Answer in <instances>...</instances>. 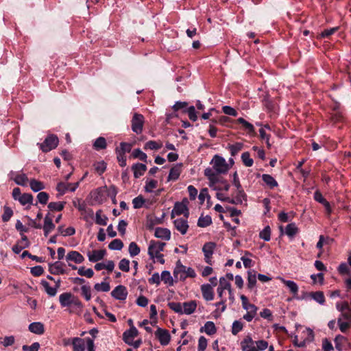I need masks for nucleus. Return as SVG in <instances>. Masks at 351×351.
I'll return each instance as SVG.
<instances>
[{
    "mask_svg": "<svg viewBox=\"0 0 351 351\" xmlns=\"http://www.w3.org/2000/svg\"><path fill=\"white\" fill-rule=\"evenodd\" d=\"M210 164L213 165V167L206 168L204 170V175L210 183L214 184L217 182V175L226 173L230 169V165L224 158L219 155H215L213 158Z\"/></svg>",
    "mask_w": 351,
    "mask_h": 351,
    "instance_id": "nucleus-1",
    "label": "nucleus"
},
{
    "mask_svg": "<svg viewBox=\"0 0 351 351\" xmlns=\"http://www.w3.org/2000/svg\"><path fill=\"white\" fill-rule=\"evenodd\" d=\"M174 278L178 280L184 281L186 278H195L196 273L192 267H187L178 261L173 271Z\"/></svg>",
    "mask_w": 351,
    "mask_h": 351,
    "instance_id": "nucleus-2",
    "label": "nucleus"
},
{
    "mask_svg": "<svg viewBox=\"0 0 351 351\" xmlns=\"http://www.w3.org/2000/svg\"><path fill=\"white\" fill-rule=\"evenodd\" d=\"M86 346L87 351H95L94 340L90 337L82 339L73 337L72 341L73 351H85Z\"/></svg>",
    "mask_w": 351,
    "mask_h": 351,
    "instance_id": "nucleus-3",
    "label": "nucleus"
},
{
    "mask_svg": "<svg viewBox=\"0 0 351 351\" xmlns=\"http://www.w3.org/2000/svg\"><path fill=\"white\" fill-rule=\"evenodd\" d=\"M188 203L189 202L187 199H184L182 202H176L171 211V217L173 218L175 215H180L183 214L186 218H188L189 215V212L187 206Z\"/></svg>",
    "mask_w": 351,
    "mask_h": 351,
    "instance_id": "nucleus-4",
    "label": "nucleus"
},
{
    "mask_svg": "<svg viewBox=\"0 0 351 351\" xmlns=\"http://www.w3.org/2000/svg\"><path fill=\"white\" fill-rule=\"evenodd\" d=\"M145 119L144 117L138 113H134L131 120L132 130L136 134H140L143 132Z\"/></svg>",
    "mask_w": 351,
    "mask_h": 351,
    "instance_id": "nucleus-5",
    "label": "nucleus"
},
{
    "mask_svg": "<svg viewBox=\"0 0 351 351\" xmlns=\"http://www.w3.org/2000/svg\"><path fill=\"white\" fill-rule=\"evenodd\" d=\"M58 145V138L55 135H49L45 138L43 143H38L40 149L44 152H47L55 149Z\"/></svg>",
    "mask_w": 351,
    "mask_h": 351,
    "instance_id": "nucleus-6",
    "label": "nucleus"
},
{
    "mask_svg": "<svg viewBox=\"0 0 351 351\" xmlns=\"http://www.w3.org/2000/svg\"><path fill=\"white\" fill-rule=\"evenodd\" d=\"M166 243L152 240L148 247V255L151 259H154L155 256L160 254L163 251Z\"/></svg>",
    "mask_w": 351,
    "mask_h": 351,
    "instance_id": "nucleus-7",
    "label": "nucleus"
},
{
    "mask_svg": "<svg viewBox=\"0 0 351 351\" xmlns=\"http://www.w3.org/2000/svg\"><path fill=\"white\" fill-rule=\"evenodd\" d=\"M80 182L69 183L60 182L57 184L58 197L62 196L68 191L74 192L78 188Z\"/></svg>",
    "mask_w": 351,
    "mask_h": 351,
    "instance_id": "nucleus-8",
    "label": "nucleus"
},
{
    "mask_svg": "<svg viewBox=\"0 0 351 351\" xmlns=\"http://www.w3.org/2000/svg\"><path fill=\"white\" fill-rule=\"evenodd\" d=\"M40 285L49 296L53 297L57 294L58 289L61 285V280L60 278L57 279V280L55 281V285L53 287H51L49 283L45 280H42Z\"/></svg>",
    "mask_w": 351,
    "mask_h": 351,
    "instance_id": "nucleus-9",
    "label": "nucleus"
},
{
    "mask_svg": "<svg viewBox=\"0 0 351 351\" xmlns=\"http://www.w3.org/2000/svg\"><path fill=\"white\" fill-rule=\"evenodd\" d=\"M155 335L162 346H167L169 343L171 335L167 330L158 328L155 332Z\"/></svg>",
    "mask_w": 351,
    "mask_h": 351,
    "instance_id": "nucleus-10",
    "label": "nucleus"
},
{
    "mask_svg": "<svg viewBox=\"0 0 351 351\" xmlns=\"http://www.w3.org/2000/svg\"><path fill=\"white\" fill-rule=\"evenodd\" d=\"M128 290L123 285L117 286L111 292L112 297L120 301L125 300L128 297Z\"/></svg>",
    "mask_w": 351,
    "mask_h": 351,
    "instance_id": "nucleus-11",
    "label": "nucleus"
},
{
    "mask_svg": "<svg viewBox=\"0 0 351 351\" xmlns=\"http://www.w3.org/2000/svg\"><path fill=\"white\" fill-rule=\"evenodd\" d=\"M187 218H178L173 221L175 228L180 232L181 234L184 235L186 234L189 226L188 223Z\"/></svg>",
    "mask_w": 351,
    "mask_h": 351,
    "instance_id": "nucleus-12",
    "label": "nucleus"
},
{
    "mask_svg": "<svg viewBox=\"0 0 351 351\" xmlns=\"http://www.w3.org/2000/svg\"><path fill=\"white\" fill-rule=\"evenodd\" d=\"M215 247L216 245L215 243L208 242L206 243L202 247V251L205 257V261L208 264H211V258Z\"/></svg>",
    "mask_w": 351,
    "mask_h": 351,
    "instance_id": "nucleus-13",
    "label": "nucleus"
},
{
    "mask_svg": "<svg viewBox=\"0 0 351 351\" xmlns=\"http://www.w3.org/2000/svg\"><path fill=\"white\" fill-rule=\"evenodd\" d=\"M10 179L13 180L16 184L21 186H27L28 183V178L26 174H18L16 172L11 171L9 173Z\"/></svg>",
    "mask_w": 351,
    "mask_h": 351,
    "instance_id": "nucleus-14",
    "label": "nucleus"
},
{
    "mask_svg": "<svg viewBox=\"0 0 351 351\" xmlns=\"http://www.w3.org/2000/svg\"><path fill=\"white\" fill-rule=\"evenodd\" d=\"M75 298L72 293L65 292L59 295V302L62 307H69Z\"/></svg>",
    "mask_w": 351,
    "mask_h": 351,
    "instance_id": "nucleus-15",
    "label": "nucleus"
},
{
    "mask_svg": "<svg viewBox=\"0 0 351 351\" xmlns=\"http://www.w3.org/2000/svg\"><path fill=\"white\" fill-rule=\"evenodd\" d=\"M138 335V330L132 326L129 330H125L123 334V340L128 345L132 344V340Z\"/></svg>",
    "mask_w": 351,
    "mask_h": 351,
    "instance_id": "nucleus-16",
    "label": "nucleus"
},
{
    "mask_svg": "<svg viewBox=\"0 0 351 351\" xmlns=\"http://www.w3.org/2000/svg\"><path fill=\"white\" fill-rule=\"evenodd\" d=\"M21 236V239L16 244L13 245L12 248L15 254H19L23 249L28 247L30 245L27 237L23 234Z\"/></svg>",
    "mask_w": 351,
    "mask_h": 351,
    "instance_id": "nucleus-17",
    "label": "nucleus"
},
{
    "mask_svg": "<svg viewBox=\"0 0 351 351\" xmlns=\"http://www.w3.org/2000/svg\"><path fill=\"white\" fill-rule=\"evenodd\" d=\"M279 279L290 291L293 294L294 298H298V293L299 290L298 285L293 280H285L282 277L278 276Z\"/></svg>",
    "mask_w": 351,
    "mask_h": 351,
    "instance_id": "nucleus-18",
    "label": "nucleus"
},
{
    "mask_svg": "<svg viewBox=\"0 0 351 351\" xmlns=\"http://www.w3.org/2000/svg\"><path fill=\"white\" fill-rule=\"evenodd\" d=\"M242 351H258L255 346V342L251 337L247 336L241 342Z\"/></svg>",
    "mask_w": 351,
    "mask_h": 351,
    "instance_id": "nucleus-19",
    "label": "nucleus"
},
{
    "mask_svg": "<svg viewBox=\"0 0 351 351\" xmlns=\"http://www.w3.org/2000/svg\"><path fill=\"white\" fill-rule=\"evenodd\" d=\"M67 262H73L75 264H80L84 261V256L77 251H70L66 256Z\"/></svg>",
    "mask_w": 351,
    "mask_h": 351,
    "instance_id": "nucleus-20",
    "label": "nucleus"
},
{
    "mask_svg": "<svg viewBox=\"0 0 351 351\" xmlns=\"http://www.w3.org/2000/svg\"><path fill=\"white\" fill-rule=\"evenodd\" d=\"M106 254L105 250H93L87 253L89 261L95 263L104 258Z\"/></svg>",
    "mask_w": 351,
    "mask_h": 351,
    "instance_id": "nucleus-21",
    "label": "nucleus"
},
{
    "mask_svg": "<svg viewBox=\"0 0 351 351\" xmlns=\"http://www.w3.org/2000/svg\"><path fill=\"white\" fill-rule=\"evenodd\" d=\"M201 291L205 300L211 301L214 299V292L211 285H202L201 286Z\"/></svg>",
    "mask_w": 351,
    "mask_h": 351,
    "instance_id": "nucleus-22",
    "label": "nucleus"
},
{
    "mask_svg": "<svg viewBox=\"0 0 351 351\" xmlns=\"http://www.w3.org/2000/svg\"><path fill=\"white\" fill-rule=\"evenodd\" d=\"M64 264L60 261H56L54 263L49 265V270L51 274L55 275L64 274L66 270L64 268Z\"/></svg>",
    "mask_w": 351,
    "mask_h": 351,
    "instance_id": "nucleus-23",
    "label": "nucleus"
},
{
    "mask_svg": "<svg viewBox=\"0 0 351 351\" xmlns=\"http://www.w3.org/2000/svg\"><path fill=\"white\" fill-rule=\"evenodd\" d=\"M182 313H181V315H182V314L191 315L193 313H194V311H195V309L197 308V303L194 300H192L190 302H185L182 303Z\"/></svg>",
    "mask_w": 351,
    "mask_h": 351,
    "instance_id": "nucleus-24",
    "label": "nucleus"
},
{
    "mask_svg": "<svg viewBox=\"0 0 351 351\" xmlns=\"http://www.w3.org/2000/svg\"><path fill=\"white\" fill-rule=\"evenodd\" d=\"M240 298L243 309H245L247 312L256 314L258 310L257 307L254 304L250 303L248 302L247 298L245 295H241Z\"/></svg>",
    "mask_w": 351,
    "mask_h": 351,
    "instance_id": "nucleus-25",
    "label": "nucleus"
},
{
    "mask_svg": "<svg viewBox=\"0 0 351 351\" xmlns=\"http://www.w3.org/2000/svg\"><path fill=\"white\" fill-rule=\"evenodd\" d=\"M154 236L157 238L169 241L171 238V232L165 228H156L155 229Z\"/></svg>",
    "mask_w": 351,
    "mask_h": 351,
    "instance_id": "nucleus-26",
    "label": "nucleus"
},
{
    "mask_svg": "<svg viewBox=\"0 0 351 351\" xmlns=\"http://www.w3.org/2000/svg\"><path fill=\"white\" fill-rule=\"evenodd\" d=\"M44 234L47 237L49 234L55 228L52 219L49 217V214L46 215L44 219V225L43 226Z\"/></svg>",
    "mask_w": 351,
    "mask_h": 351,
    "instance_id": "nucleus-27",
    "label": "nucleus"
},
{
    "mask_svg": "<svg viewBox=\"0 0 351 351\" xmlns=\"http://www.w3.org/2000/svg\"><path fill=\"white\" fill-rule=\"evenodd\" d=\"M230 286L231 284L227 280L226 278L221 277L219 278V285L217 290L218 297L222 298V297H223V291L230 289Z\"/></svg>",
    "mask_w": 351,
    "mask_h": 351,
    "instance_id": "nucleus-28",
    "label": "nucleus"
},
{
    "mask_svg": "<svg viewBox=\"0 0 351 351\" xmlns=\"http://www.w3.org/2000/svg\"><path fill=\"white\" fill-rule=\"evenodd\" d=\"M199 331L201 332H205L208 335H213L217 332L216 326L213 322L208 321L204 324Z\"/></svg>",
    "mask_w": 351,
    "mask_h": 351,
    "instance_id": "nucleus-29",
    "label": "nucleus"
},
{
    "mask_svg": "<svg viewBox=\"0 0 351 351\" xmlns=\"http://www.w3.org/2000/svg\"><path fill=\"white\" fill-rule=\"evenodd\" d=\"M181 165H176L173 167L169 171L167 180L168 181H175L177 180L180 175L181 173Z\"/></svg>",
    "mask_w": 351,
    "mask_h": 351,
    "instance_id": "nucleus-30",
    "label": "nucleus"
},
{
    "mask_svg": "<svg viewBox=\"0 0 351 351\" xmlns=\"http://www.w3.org/2000/svg\"><path fill=\"white\" fill-rule=\"evenodd\" d=\"M262 180L265 185L270 189H273L278 186V184L275 178L269 174H263Z\"/></svg>",
    "mask_w": 351,
    "mask_h": 351,
    "instance_id": "nucleus-31",
    "label": "nucleus"
},
{
    "mask_svg": "<svg viewBox=\"0 0 351 351\" xmlns=\"http://www.w3.org/2000/svg\"><path fill=\"white\" fill-rule=\"evenodd\" d=\"M132 169L134 171V176L136 178H138L146 171L147 167L145 165L142 163H136L132 165Z\"/></svg>",
    "mask_w": 351,
    "mask_h": 351,
    "instance_id": "nucleus-32",
    "label": "nucleus"
},
{
    "mask_svg": "<svg viewBox=\"0 0 351 351\" xmlns=\"http://www.w3.org/2000/svg\"><path fill=\"white\" fill-rule=\"evenodd\" d=\"M28 328L36 335H42L45 332L44 325L41 322H33L29 325Z\"/></svg>",
    "mask_w": 351,
    "mask_h": 351,
    "instance_id": "nucleus-33",
    "label": "nucleus"
},
{
    "mask_svg": "<svg viewBox=\"0 0 351 351\" xmlns=\"http://www.w3.org/2000/svg\"><path fill=\"white\" fill-rule=\"evenodd\" d=\"M69 307L70 313L80 314L82 311L83 305L80 300L77 298H75L72 303V305Z\"/></svg>",
    "mask_w": 351,
    "mask_h": 351,
    "instance_id": "nucleus-34",
    "label": "nucleus"
},
{
    "mask_svg": "<svg viewBox=\"0 0 351 351\" xmlns=\"http://www.w3.org/2000/svg\"><path fill=\"white\" fill-rule=\"evenodd\" d=\"M257 276L256 275V272L254 271H247V288L250 289H253L255 288L256 284Z\"/></svg>",
    "mask_w": 351,
    "mask_h": 351,
    "instance_id": "nucleus-35",
    "label": "nucleus"
},
{
    "mask_svg": "<svg viewBox=\"0 0 351 351\" xmlns=\"http://www.w3.org/2000/svg\"><path fill=\"white\" fill-rule=\"evenodd\" d=\"M29 186L34 192H38L45 188L43 182L36 179H32L29 182Z\"/></svg>",
    "mask_w": 351,
    "mask_h": 351,
    "instance_id": "nucleus-36",
    "label": "nucleus"
},
{
    "mask_svg": "<svg viewBox=\"0 0 351 351\" xmlns=\"http://www.w3.org/2000/svg\"><path fill=\"white\" fill-rule=\"evenodd\" d=\"M106 147L107 143L106 138L101 136L97 138L93 143L94 149L97 151L104 149L106 148Z\"/></svg>",
    "mask_w": 351,
    "mask_h": 351,
    "instance_id": "nucleus-37",
    "label": "nucleus"
},
{
    "mask_svg": "<svg viewBox=\"0 0 351 351\" xmlns=\"http://www.w3.org/2000/svg\"><path fill=\"white\" fill-rule=\"evenodd\" d=\"M243 147V144L240 142H237L232 145H228V149L232 156H236Z\"/></svg>",
    "mask_w": 351,
    "mask_h": 351,
    "instance_id": "nucleus-38",
    "label": "nucleus"
},
{
    "mask_svg": "<svg viewBox=\"0 0 351 351\" xmlns=\"http://www.w3.org/2000/svg\"><path fill=\"white\" fill-rule=\"evenodd\" d=\"M162 147V143L161 142H158L155 141H147L145 145V149H151V150H158Z\"/></svg>",
    "mask_w": 351,
    "mask_h": 351,
    "instance_id": "nucleus-39",
    "label": "nucleus"
},
{
    "mask_svg": "<svg viewBox=\"0 0 351 351\" xmlns=\"http://www.w3.org/2000/svg\"><path fill=\"white\" fill-rule=\"evenodd\" d=\"M237 121L241 124L243 127V128L248 132V133H253L254 132V125L245 120L243 118L240 117L239 118Z\"/></svg>",
    "mask_w": 351,
    "mask_h": 351,
    "instance_id": "nucleus-40",
    "label": "nucleus"
},
{
    "mask_svg": "<svg viewBox=\"0 0 351 351\" xmlns=\"http://www.w3.org/2000/svg\"><path fill=\"white\" fill-rule=\"evenodd\" d=\"M131 149L132 145L130 143L122 142L120 143L119 147L116 149V153L125 155V153L130 152Z\"/></svg>",
    "mask_w": 351,
    "mask_h": 351,
    "instance_id": "nucleus-41",
    "label": "nucleus"
},
{
    "mask_svg": "<svg viewBox=\"0 0 351 351\" xmlns=\"http://www.w3.org/2000/svg\"><path fill=\"white\" fill-rule=\"evenodd\" d=\"M298 229L297 226H295V224L293 223H291L288 224L286 226L285 232L288 237L291 238V237H293L296 234V233L298 232Z\"/></svg>",
    "mask_w": 351,
    "mask_h": 351,
    "instance_id": "nucleus-42",
    "label": "nucleus"
},
{
    "mask_svg": "<svg viewBox=\"0 0 351 351\" xmlns=\"http://www.w3.org/2000/svg\"><path fill=\"white\" fill-rule=\"evenodd\" d=\"M108 217L101 215V210H99L95 214V223L100 226H106L107 224Z\"/></svg>",
    "mask_w": 351,
    "mask_h": 351,
    "instance_id": "nucleus-43",
    "label": "nucleus"
},
{
    "mask_svg": "<svg viewBox=\"0 0 351 351\" xmlns=\"http://www.w3.org/2000/svg\"><path fill=\"white\" fill-rule=\"evenodd\" d=\"M212 219L209 215L201 216L197 221V226L199 227L205 228L210 225Z\"/></svg>",
    "mask_w": 351,
    "mask_h": 351,
    "instance_id": "nucleus-44",
    "label": "nucleus"
},
{
    "mask_svg": "<svg viewBox=\"0 0 351 351\" xmlns=\"http://www.w3.org/2000/svg\"><path fill=\"white\" fill-rule=\"evenodd\" d=\"M311 298L315 300L319 304H324L325 302V298L323 292L322 291H316L311 293Z\"/></svg>",
    "mask_w": 351,
    "mask_h": 351,
    "instance_id": "nucleus-45",
    "label": "nucleus"
},
{
    "mask_svg": "<svg viewBox=\"0 0 351 351\" xmlns=\"http://www.w3.org/2000/svg\"><path fill=\"white\" fill-rule=\"evenodd\" d=\"M141 252L140 247L135 242H131L128 247V252L131 257H134L139 254Z\"/></svg>",
    "mask_w": 351,
    "mask_h": 351,
    "instance_id": "nucleus-46",
    "label": "nucleus"
},
{
    "mask_svg": "<svg viewBox=\"0 0 351 351\" xmlns=\"http://www.w3.org/2000/svg\"><path fill=\"white\" fill-rule=\"evenodd\" d=\"M65 204V202H50L48 204V208L52 211H61L64 208Z\"/></svg>",
    "mask_w": 351,
    "mask_h": 351,
    "instance_id": "nucleus-47",
    "label": "nucleus"
},
{
    "mask_svg": "<svg viewBox=\"0 0 351 351\" xmlns=\"http://www.w3.org/2000/svg\"><path fill=\"white\" fill-rule=\"evenodd\" d=\"M58 234L66 237L73 235L75 233V230L73 227H69L64 229L62 226H59L58 228Z\"/></svg>",
    "mask_w": 351,
    "mask_h": 351,
    "instance_id": "nucleus-48",
    "label": "nucleus"
},
{
    "mask_svg": "<svg viewBox=\"0 0 351 351\" xmlns=\"http://www.w3.org/2000/svg\"><path fill=\"white\" fill-rule=\"evenodd\" d=\"M241 160L245 167H250L254 164L253 159L250 157L249 152H246L241 154Z\"/></svg>",
    "mask_w": 351,
    "mask_h": 351,
    "instance_id": "nucleus-49",
    "label": "nucleus"
},
{
    "mask_svg": "<svg viewBox=\"0 0 351 351\" xmlns=\"http://www.w3.org/2000/svg\"><path fill=\"white\" fill-rule=\"evenodd\" d=\"M123 242L118 239H114L108 245V247L111 250H121L123 248Z\"/></svg>",
    "mask_w": 351,
    "mask_h": 351,
    "instance_id": "nucleus-50",
    "label": "nucleus"
},
{
    "mask_svg": "<svg viewBox=\"0 0 351 351\" xmlns=\"http://www.w3.org/2000/svg\"><path fill=\"white\" fill-rule=\"evenodd\" d=\"M94 289L97 291L108 292L110 289V286L107 282H101V283H96L94 285Z\"/></svg>",
    "mask_w": 351,
    "mask_h": 351,
    "instance_id": "nucleus-51",
    "label": "nucleus"
},
{
    "mask_svg": "<svg viewBox=\"0 0 351 351\" xmlns=\"http://www.w3.org/2000/svg\"><path fill=\"white\" fill-rule=\"evenodd\" d=\"M19 202L23 206L32 204L33 202V195L30 193H23V195L20 197Z\"/></svg>",
    "mask_w": 351,
    "mask_h": 351,
    "instance_id": "nucleus-52",
    "label": "nucleus"
},
{
    "mask_svg": "<svg viewBox=\"0 0 351 351\" xmlns=\"http://www.w3.org/2000/svg\"><path fill=\"white\" fill-rule=\"evenodd\" d=\"M261 239L265 241H269L271 239V229L269 226L265 227L259 233Z\"/></svg>",
    "mask_w": 351,
    "mask_h": 351,
    "instance_id": "nucleus-53",
    "label": "nucleus"
},
{
    "mask_svg": "<svg viewBox=\"0 0 351 351\" xmlns=\"http://www.w3.org/2000/svg\"><path fill=\"white\" fill-rule=\"evenodd\" d=\"M160 278L165 284L173 285V278L169 271H162Z\"/></svg>",
    "mask_w": 351,
    "mask_h": 351,
    "instance_id": "nucleus-54",
    "label": "nucleus"
},
{
    "mask_svg": "<svg viewBox=\"0 0 351 351\" xmlns=\"http://www.w3.org/2000/svg\"><path fill=\"white\" fill-rule=\"evenodd\" d=\"M132 156L144 162H146L147 158V154L138 148L133 150Z\"/></svg>",
    "mask_w": 351,
    "mask_h": 351,
    "instance_id": "nucleus-55",
    "label": "nucleus"
},
{
    "mask_svg": "<svg viewBox=\"0 0 351 351\" xmlns=\"http://www.w3.org/2000/svg\"><path fill=\"white\" fill-rule=\"evenodd\" d=\"M77 273L80 276H84L87 278H92L94 275V271L92 269H85L84 267H81L78 269Z\"/></svg>",
    "mask_w": 351,
    "mask_h": 351,
    "instance_id": "nucleus-56",
    "label": "nucleus"
},
{
    "mask_svg": "<svg viewBox=\"0 0 351 351\" xmlns=\"http://www.w3.org/2000/svg\"><path fill=\"white\" fill-rule=\"evenodd\" d=\"M243 324L241 321L236 320L232 323V333L234 335H237L240 331L242 330Z\"/></svg>",
    "mask_w": 351,
    "mask_h": 351,
    "instance_id": "nucleus-57",
    "label": "nucleus"
},
{
    "mask_svg": "<svg viewBox=\"0 0 351 351\" xmlns=\"http://www.w3.org/2000/svg\"><path fill=\"white\" fill-rule=\"evenodd\" d=\"M337 323H338L339 329L342 332H346L351 326V322H349L347 321H343V320H341V317L338 318Z\"/></svg>",
    "mask_w": 351,
    "mask_h": 351,
    "instance_id": "nucleus-58",
    "label": "nucleus"
},
{
    "mask_svg": "<svg viewBox=\"0 0 351 351\" xmlns=\"http://www.w3.org/2000/svg\"><path fill=\"white\" fill-rule=\"evenodd\" d=\"M158 182L154 180H147L145 186V191L147 193L152 192L153 189H155L157 186Z\"/></svg>",
    "mask_w": 351,
    "mask_h": 351,
    "instance_id": "nucleus-59",
    "label": "nucleus"
},
{
    "mask_svg": "<svg viewBox=\"0 0 351 351\" xmlns=\"http://www.w3.org/2000/svg\"><path fill=\"white\" fill-rule=\"evenodd\" d=\"M81 291L82 295L86 301H89L91 299V290L89 286L82 285L81 287Z\"/></svg>",
    "mask_w": 351,
    "mask_h": 351,
    "instance_id": "nucleus-60",
    "label": "nucleus"
},
{
    "mask_svg": "<svg viewBox=\"0 0 351 351\" xmlns=\"http://www.w3.org/2000/svg\"><path fill=\"white\" fill-rule=\"evenodd\" d=\"M169 307L174 312L181 314L182 313V304L180 302H171L168 303Z\"/></svg>",
    "mask_w": 351,
    "mask_h": 351,
    "instance_id": "nucleus-61",
    "label": "nucleus"
},
{
    "mask_svg": "<svg viewBox=\"0 0 351 351\" xmlns=\"http://www.w3.org/2000/svg\"><path fill=\"white\" fill-rule=\"evenodd\" d=\"M95 171L99 174H102L106 169V163L104 161H99L94 164Z\"/></svg>",
    "mask_w": 351,
    "mask_h": 351,
    "instance_id": "nucleus-62",
    "label": "nucleus"
},
{
    "mask_svg": "<svg viewBox=\"0 0 351 351\" xmlns=\"http://www.w3.org/2000/svg\"><path fill=\"white\" fill-rule=\"evenodd\" d=\"M207 339L204 336H201L198 339L197 350L204 351L207 347Z\"/></svg>",
    "mask_w": 351,
    "mask_h": 351,
    "instance_id": "nucleus-63",
    "label": "nucleus"
},
{
    "mask_svg": "<svg viewBox=\"0 0 351 351\" xmlns=\"http://www.w3.org/2000/svg\"><path fill=\"white\" fill-rule=\"evenodd\" d=\"M40 348V343L34 342L31 346L24 345L22 347L23 351H38Z\"/></svg>",
    "mask_w": 351,
    "mask_h": 351,
    "instance_id": "nucleus-64",
    "label": "nucleus"
}]
</instances>
